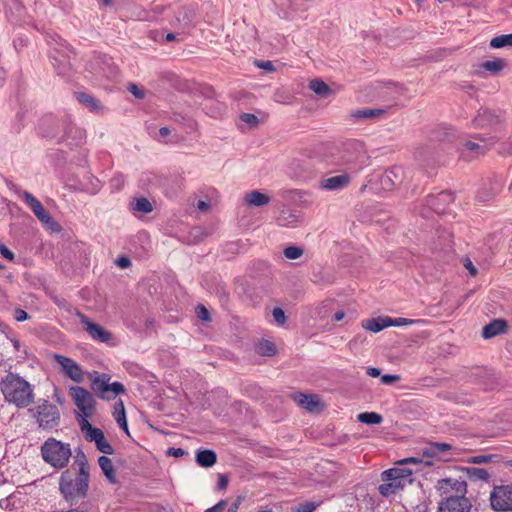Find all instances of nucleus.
<instances>
[{"mask_svg": "<svg viewBox=\"0 0 512 512\" xmlns=\"http://www.w3.org/2000/svg\"><path fill=\"white\" fill-rule=\"evenodd\" d=\"M437 489L443 499L439 502L438 512H470L471 501L465 496L467 484L463 480L445 478L438 481Z\"/></svg>", "mask_w": 512, "mask_h": 512, "instance_id": "f257e3e1", "label": "nucleus"}, {"mask_svg": "<svg viewBox=\"0 0 512 512\" xmlns=\"http://www.w3.org/2000/svg\"><path fill=\"white\" fill-rule=\"evenodd\" d=\"M4 399L17 408H26L34 401L33 386L16 373H8L0 382Z\"/></svg>", "mask_w": 512, "mask_h": 512, "instance_id": "f03ea898", "label": "nucleus"}, {"mask_svg": "<svg viewBox=\"0 0 512 512\" xmlns=\"http://www.w3.org/2000/svg\"><path fill=\"white\" fill-rule=\"evenodd\" d=\"M70 444L53 437L48 438L41 446L43 460L55 469L65 468L71 458Z\"/></svg>", "mask_w": 512, "mask_h": 512, "instance_id": "7ed1b4c3", "label": "nucleus"}, {"mask_svg": "<svg viewBox=\"0 0 512 512\" xmlns=\"http://www.w3.org/2000/svg\"><path fill=\"white\" fill-rule=\"evenodd\" d=\"M89 477L90 475L79 473L74 475L69 470L64 471L59 481V489L63 497L68 501L84 498L89 488Z\"/></svg>", "mask_w": 512, "mask_h": 512, "instance_id": "20e7f679", "label": "nucleus"}, {"mask_svg": "<svg viewBox=\"0 0 512 512\" xmlns=\"http://www.w3.org/2000/svg\"><path fill=\"white\" fill-rule=\"evenodd\" d=\"M413 471L407 467H394L385 470L381 474L383 483L379 485L378 491L384 497L395 495L402 490L406 483H411Z\"/></svg>", "mask_w": 512, "mask_h": 512, "instance_id": "39448f33", "label": "nucleus"}, {"mask_svg": "<svg viewBox=\"0 0 512 512\" xmlns=\"http://www.w3.org/2000/svg\"><path fill=\"white\" fill-rule=\"evenodd\" d=\"M161 12L176 29L188 31L196 25V12L192 6L177 7L173 11L170 7H162Z\"/></svg>", "mask_w": 512, "mask_h": 512, "instance_id": "423d86ee", "label": "nucleus"}, {"mask_svg": "<svg viewBox=\"0 0 512 512\" xmlns=\"http://www.w3.org/2000/svg\"><path fill=\"white\" fill-rule=\"evenodd\" d=\"M29 412L33 414L38 425L43 429L56 427L60 420L58 407L48 400L40 401L35 408L29 409Z\"/></svg>", "mask_w": 512, "mask_h": 512, "instance_id": "0eeeda50", "label": "nucleus"}, {"mask_svg": "<svg viewBox=\"0 0 512 512\" xmlns=\"http://www.w3.org/2000/svg\"><path fill=\"white\" fill-rule=\"evenodd\" d=\"M76 316L78 317L80 323L83 326V329L86 331L88 336L95 342L105 343L107 345L113 346L115 343L113 342V334L106 330L101 325L92 321L88 316L83 314L82 312H77Z\"/></svg>", "mask_w": 512, "mask_h": 512, "instance_id": "6e6552de", "label": "nucleus"}, {"mask_svg": "<svg viewBox=\"0 0 512 512\" xmlns=\"http://www.w3.org/2000/svg\"><path fill=\"white\" fill-rule=\"evenodd\" d=\"M489 501L495 512H512V484L495 485L490 492Z\"/></svg>", "mask_w": 512, "mask_h": 512, "instance_id": "1a4fd4ad", "label": "nucleus"}, {"mask_svg": "<svg viewBox=\"0 0 512 512\" xmlns=\"http://www.w3.org/2000/svg\"><path fill=\"white\" fill-rule=\"evenodd\" d=\"M69 393L74 401V404L80 411V418L85 417L87 419L91 417L95 410V399L93 395L87 389L81 386L71 387Z\"/></svg>", "mask_w": 512, "mask_h": 512, "instance_id": "9d476101", "label": "nucleus"}, {"mask_svg": "<svg viewBox=\"0 0 512 512\" xmlns=\"http://www.w3.org/2000/svg\"><path fill=\"white\" fill-rule=\"evenodd\" d=\"M59 47H53L51 53L52 64L58 75L66 76L71 70L70 54L72 49L65 42L57 43Z\"/></svg>", "mask_w": 512, "mask_h": 512, "instance_id": "9b49d317", "label": "nucleus"}, {"mask_svg": "<svg viewBox=\"0 0 512 512\" xmlns=\"http://www.w3.org/2000/svg\"><path fill=\"white\" fill-rule=\"evenodd\" d=\"M12 189L14 192L21 196L24 202L31 208L34 215L38 218L40 222L46 225H53L54 221L50 214L45 210L41 202L34 197L30 192L28 191H21L19 187L16 185L12 186Z\"/></svg>", "mask_w": 512, "mask_h": 512, "instance_id": "f8f14e48", "label": "nucleus"}, {"mask_svg": "<svg viewBox=\"0 0 512 512\" xmlns=\"http://www.w3.org/2000/svg\"><path fill=\"white\" fill-rule=\"evenodd\" d=\"M12 189L14 192L21 196L24 202L31 208L34 215L38 218L40 222L46 225H53L54 221L50 214L45 210L41 202L34 197L30 192L28 191H21L19 187L16 185L12 186Z\"/></svg>", "mask_w": 512, "mask_h": 512, "instance_id": "ddd939ff", "label": "nucleus"}, {"mask_svg": "<svg viewBox=\"0 0 512 512\" xmlns=\"http://www.w3.org/2000/svg\"><path fill=\"white\" fill-rule=\"evenodd\" d=\"M52 358L67 378L76 383H81L84 380V372L75 360L61 354H53Z\"/></svg>", "mask_w": 512, "mask_h": 512, "instance_id": "4468645a", "label": "nucleus"}, {"mask_svg": "<svg viewBox=\"0 0 512 512\" xmlns=\"http://www.w3.org/2000/svg\"><path fill=\"white\" fill-rule=\"evenodd\" d=\"M351 182V177L347 173L323 178L319 182V188L325 191H340L346 188Z\"/></svg>", "mask_w": 512, "mask_h": 512, "instance_id": "2eb2a0df", "label": "nucleus"}, {"mask_svg": "<svg viewBox=\"0 0 512 512\" xmlns=\"http://www.w3.org/2000/svg\"><path fill=\"white\" fill-rule=\"evenodd\" d=\"M404 171L400 166H393L386 170L380 177V184L384 190H391L401 183Z\"/></svg>", "mask_w": 512, "mask_h": 512, "instance_id": "dca6fc26", "label": "nucleus"}, {"mask_svg": "<svg viewBox=\"0 0 512 512\" xmlns=\"http://www.w3.org/2000/svg\"><path fill=\"white\" fill-rule=\"evenodd\" d=\"M454 201V195L450 191H442L436 196H429L427 199V204L431 209H433L437 214L444 213L446 210V205L450 204Z\"/></svg>", "mask_w": 512, "mask_h": 512, "instance_id": "f3484780", "label": "nucleus"}, {"mask_svg": "<svg viewBox=\"0 0 512 512\" xmlns=\"http://www.w3.org/2000/svg\"><path fill=\"white\" fill-rule=\"evenodd\" d=\"M346 150L347 151L351 150V151L355 152V154H356L355 156L347 157L345 160L346 163L357 162L360 164L361 167L366 165L368 158H367L366 152L364 151L362 143H360L358 141H351L346 144Z\"/></svg>", "mask_w": 512, "mask_h": 512, "instance_id": "a211bd4d", "label": "nucleus"}, {"mask_svg": "<svg viewBox=\"0 0 512 512\" xmlns=\"http://www.w3.org/2000/svg\"><path fill=\"white\" fill-rule=\"evenodd\" d=\"M81 431L84 433L85 439L89 442H96L101 436L104 435L103 431L99 428L93 427L88 418L81 417L78 419Z\"/></svg>", "mask_w": 512, "mask_h": 512, "instance_id": "6ab92c4d", "label": "nucleus"}, {"mask_svg": "<svg viewBox=\"0 0 512 512\" xmlns=\"http://www.w3.org/2000/svg\"><path fill=\"white\" fill-rule=\"evenodd\" d=\"M63 141H69V145H78L85 139V131L76 125L68 124L65 127Z\"/></svg>", "mask_w": 512, "mask_h": 512, "instance_id": "aec40b11", "label": "nucleus"}, {"mask_svg": "<svg viewBox=\"0 0 512 512\" xmlns=\"http://www.w3.org/2000/svg\"><path fill=\"white\" fill-rule=\"evenodd\" d=\"M487 151L486 145H480L473 141H467L463 144L460 157L466 160H471L473 157L483 155Z\"/></svg>", "mask_w": 512, "mask_h": 512, "instance_id": "412c9836", "label": "nucleus"}, {"mask_svg": "<svg viewBox=\"0 0 512 512\" xmlns=\"http://www.w3.org/2000/svg\"><path fill=\"white\" fill-rule=\"evenodd\" d=\"M507 323L502 319H495L489 324L485 325L482 330V336L485 339H490L506 331Z\"/></svg>", "mask_w": 512, "mask_h": 512, "instance_id": "4be33fe9", "label": "nucleus"}, {"mask_svg": "<svg viewBox=\"0 0 512 512\" xmlns=\"http://www.w3.org/2000/svg\"><path fill=\"white\" fill-rule=\"evenodd\" d=\"M109 381L110 376L105 373L95 377L92 381L93 390L102 399H111L110 394H108Z\"/></svg>", "mask_w": 512, "mask_h": 512, "instance_id": "5701e85b", "label": "nucleus"}, {"mask_svg": "<svg viewBox=\"0 0 512 512\" xmlns=\"http://www.w3.org/2000/svg\"><path fill=\"white\" fill-rule=\"evenodd\" d=\"M294 400L298 405L310 412L317 410L320 406L319 397L312 394L298 393L294 396Z\"/></svg>", "mask_w": 512, "mask_h": 512, "instance_id": "b1692460", "label": "nucleus"}, {"mask_svg": "<svg viewBox=\"0 0 512 512\" xmlns=\"http://www.w3.org/2000/svg\"><path fill=\"white\" fill-rule=\"evenodd\" d=\"M389 317H378L362 321V327L370 332L378 333L383 329L390 327Z\"/></svg>", "mask_w": 512, "mask_h": 512, "instance_id": "393cba45", "label": "nucleus"}, {"mask_svg": "<svg viewBox=\"0 0 512 512\" xmlns=\"http://www.w3.org/2000/svg\"><path fill=\"white\" fill-rule=\"evenodd\" d=\"M75 96L78 102L87 107L91 112L99 113L102 111L101 103L93 95L84 92H78L75 94Z\"/></svg>", "mask_w": 512, "mask_h": 512, "instance_id": "a878e982", "label": "nucleus"}, {"mask_svg": "<svg viewBox=\"0 0 512 512\" xmlns=\"http://www.w3.org/2000/svg\"><path fill=\"white\" fill-rule=\"evenodd\" d=\"M453 449V446L449 443L433 442L423 451V455L427 457H441Z\"/></svg>", "mask_w": 512, "mask_h": 512, "instance_id": "bb28decb", "label": "nucleus"}, {"mask_svg": "<svg viewBox=\"0 0 512 512\" xmlns=\"http://www.w3.org/2000/svg\"><path fill=\"white\" fill-rule=\"evenodd\" d=\"M245 201L252 206L261 207L270 202V197L259 190H252L246 194Z\"/></svg>", "mask_w": 512, "mask_h": 512, "instance_id": "cd10ccee", "label": "nucleus"}, {"mask_svg": "<svg viewBox=\"0 0 512 512\" xmlns=\"http://www.w3.org/2000/svg\"><path fill=\"white\" fill-rule=\"evenodd\" d=\"M217 461L216 453L212 450H201L196 455V462L201 467H212Z\"/></svg>", "mask_w": 512, "mask_h": 512, "instance_id": "c85d7f7f", "label": "nucleus"}, {"mask_svg": "<svg viewBox=\"0 0 512 512\" xmlns=\"http://www.w3.org/2000/svg\"><path fill=\"white\" fill-rule=\"evenodd\" d=\"M98 464L101 468L103 474L108 479L109 482L115 483L116 482V476H115V470L113 463L110 458L103 455L98 458Z\"/></svg>", "mask_w": 512, "mask_h": 512, "instance_id": "c756f323", "label": "nucleus"}, {"mask_svg": "<svg viewBox=\"0 0 512 512\" xmlns=\"http://www.w3.org/2000/svg\"><path fill=\"white\" fill-rule=\"evenodd\" d=\"M500 191V185L497 183H488V187L484 185L477 193L479 202H487L491 200Z\"/></svg>", "mask_w": 512, "mask_h": 512, "instance_id": "7c9ffc66", "label": "nucleus"}, {"mask_svg": "<svg viewBox=\"0 0 512 512\" xmlns=\"http://www.w3.org/2000/svg\"><path fill=\"white\" fill-rule=\"evenodd\" d=\"M130 208L134 212L148 214L153 211L152 203L145 197H138L131 201Z\"/></svg>", "mask_w": 512, "mask_h": 512, "instance_id": "2f4dec72", "label": "nucleus"}, {"mask_svg": "<svg viewBox=\"0 0 512 512\" xmlns=\"http://www.w3.org/2000/svg\"><path fill=\"white\" fill-rule=\"evenodd\" d=\"M298 222V215L291 211H282L277 218L278 225L282 227H294L298 224Z\"/></svg>", "mask_w": 512, "mask_h": 512, "instance_id": "473e14b6", "label": "nucleus"}, {"mask_svg": "<svg viewBox=\"0 0 512 512\" xmlns=\"http://www.w3.org/2000/svg\"><path fill=\"white\" fill-rule=\"evenodd\" d=\"M114 418L117 424L128 434V425L125 415V409L122 401L115 404Z\"/></svg>", "mask_w": 512, "mask_h": 512, "instance_id": "72a5a7b5", "label": "nucleus"}, {"mask_svg": "<svg viewBox=\"0 0 512 512\" xmlns=\"http://www.w3.org/2000/svg\"><path fill=\"white\" fill-rule=\"evenodd\" d=\"M310 89L321 97H327L331 93V88L321 79H314L309 83Z\"/></svg>", "mask_w": 512, "mask_h": 512, "instance_id": "f704fd0d", "label": "nucleus"}, {"mask_svg": "<svg viewBox=\"0 0 512 512\" xmlns=\"http://www.w3.org/2000/svg\"><path fill=\"white\" fill-rule=\"evenodd\" d=\"M384 113L382 109L364 108L354 111L351 116L355 119H371Z\"/></svg>", "mask_w": 512, "mask_h": 512, "instance_id": "c9c22d12", "label": "nucleus"}, {"mask_svg": "<svg viewBox=\"0 0 512 512\" xmlns=\"http://www.w3.org/2000/svg\"><path fill=\"white\" fill-rule=\"evenodd\" d=\"M481 67L491 74H498L505 67V60L500 58L487 60L481 64Z\"/></svg>", "mask_w": 512, "mask_h": 512, "instance_id": "e433bc0d", "label": "nucleus"}, {"mask_svg": "<svg viewBox=\"0 0 512 512\" xmlns=\"http://www.w3.org/2000/svg\"><path fill=\"white\" fill-rule=\"evenodd\" d=\"M75 464L78 466L79 474L89 475V464L85 453L79 448L76 450Z\"/></svg>", "mask_w": 512, "mask_h": 512, "instance_id": "4c0bfd02", "label": "nucleus"}, {"mask_svg": "<svg viewBox=\"0 0 512 512\" xmlns=\"http://www.w3.org/2000/svg\"><path fill=\"white\" fill-rule=\"evenodd\" d=\"M475 127H485L493 123V114L487 110L484 109L482 111H479L478 115L473 120Z\"/></svg>", "mask_w": 512, "mask_h": 512, "instance_id": "58836bf2", "label": "nucleus"}, {"mask_svg": "<svg viewBox=\"0 0 512 512\" xmlns=\"http://www.w3.org/2000/svg\"><path fill=\"white\" fill-rule=\"evenodd\" d=\"M358 421L368 425L380 424L383 421V418L380 414L376 412H363L358 414Z\"/></svg>", "mask_w": 512, "mask_h": 512, "instance_id": "ea45409f", "label": "nucleus"}, {"mask_svg": "<svg viewBox=\"0 0 512 512\" xmlns=\"http://www.w3.org/2000/svg\"><path fill=\"white\" fill-rule=\"evenodd\" d=\"M490 46L495 49L512 47V33L496 36L491 39Z\"/></svg>", "mask_w": 512, "mask_h": 512, "instance_id": "a19ab883", "label": "nucleus"}, {"mask_svg": "<svg viewBox=\"0 0 512 512\" xmlns=\"http://www.w3.org/2000/svg\"><path fill=\"white\" fill-rule=\"evenodd\" d=\"M467 474L472 480H481L484 482H488L491 477L490 473L486 469L476 467L467 468Z\"/></svg>", "mask_w": 512, "mask_h": 512, "instance_id": "79ce46f5", "label": "nucleus"}, {"mask_svg": "<svg viewBox=\"0 0 512 512\" xmlns=\"http://www.w3.org/2000/svg\"><path fill=\"white\" fill-rule=\"evenodd\" d=\"M256 352L262 356H273L276 353V347L272 342L262 340L256 345Z\"/></svg>", "mask_w": 512, "mask_h": 512, "instance_id": "37998d69", "label": "nucleus"}, {"mask_svg": "<svg viewBox=\"0 0 512 512\" xmlns=\"http://www.w3.org/2000/svg\"><path fill=\"white\" fill-rule=\"evenodd\" d=\"M96 448L98 451H100L103 454L111 455L114 453V448L112 445L106 440L105 436H101L96 442H95Z\"/></svg>", "mask_w": 512, "mask_h": 512, "instance_id": "c03bdc74", "label": "nucleus"}, {"mask_svg": "<svg viewBox=\"0 0 512 512\" xmlns=\"http://www.w3.org/2000/svg\"><path fill=\"white\" fill-rule=\"evenodd\" d=\"M303 255V249L297 246H289L284 249V256L288 259H298Z\"/></svg>", "mask_w": 512, "mask_h": 512, "instance_id": "a18cd8bd", "label": "nucleus"}, {"mask_svg": "<svg viewBox=\"0 0 512 512\" xmlns=\"http://www.w3.org/2000/svg\"><path fill=\"white\" fill-rule=\"evenodd\" d=\"M318 507V503L307 501L294 507L291 512H314Z\"/></svg>", "mask_w": 512, "mask_h": 512, "instance_id": "49530a36", "label": "nucleus"}, {"mask_svg": "<svg viewBox=\"0 0 512 512\" xmlns=\"http://www.w3.org/2000/svg\"><path fill=\"white\" fill-rule=\"evenodd\" d=\"M125 392V387L120 382H113L109 383L108 387V394H110L111 398H114L115 396L122 394Z\"/></svg>", "mask_w": 512, "mask_h": 512, "instance_id": "de8ad7c7", "label": "nucleus"}, {"mask_svg": "<svg viewBox=\"0 0 512 512\" xmlns=\"http://www.w3.org/2000/svg\"><path fill=\"white\" fill-rule=\"evenodd\" d=\"M389 321L391 322L390 326H395V327H401V326H406V325H411L414 323L421 322V320H412V319H407V318H402V317H399V318H390L389 317Z\"/></svg>", "mask_w": 512, "mask_h": 512, "instance_id": "09e8293b", "label": "nucleus"}, {"mask_svg": "<svg viewBox=\"0 0 512 512\" xmlns=\"http://www.w3.org/2000/svg\"><path fill=\"white\" fill-rule=\"evenodd\" d=\"M240 119L250 127H256L259 123L258 117L252 113H242Z\"/></svg>", "mask_w": 512, "mask_h": 512, "instance_id": "8fccbe9b", "label": "nucleus"}, {"mask_svg": "<svg viewBox=\"0 0 512 512\" xmlns=\"http://www.w3.org/2000/svg\"><path fill=\"white\" fill-rule=\"evenodd\" d=\"M125 183V178L122 174H116L112 177L110 184L113 190L119 191Z\"/></svg>", "mask_w": 512, "mask_h": 512, "instance_id": "3c124183", "label": "nucleus"}, {"mask_svg": "<svg viewBox=\"0 0 512 512\" xmlns=\"http://www.w3.org/2000/svg\"><path fill=\"white\" fill-rule=\"evenodd\" d=\"M196 315L197 317L204 321V322H208L210 321V313L209 311L207 310V308L202 305V304H199L197 307H196Z\"/></svg>", "mask_w": 512, "mask_h": 512, "instance_id": "603ef678", "label": "nucleus"}, {"mask_svg": "<svg viewBox=\"0 0 512 512\" xmlns=\"http://www.w3.org/2000/svg\"><path fill=\"white\" fill-rule=\"evenodd\" d=\"M128 91L134 95L137 99H143L145 97L144 90L141 89L138 85L134 83H130L127 87Z\"/></svg>", "mask_w": 512, "mask_h": 512, "instance_id": "864d4df0", "label": "nucleus"}, {"mask_svg": "<svg viewBox=\"0 0 512 512\" xmlns=\"http://www.w3.org/2000/svg\"><path fill=\"white\" fill-rule=\"evenodd\" d=\"M492 459L491 455H476L468 459V463L472 464H484L490 462Z\"/></svg>", "mask_w": 512, "mask_h": 512, "instance_id": "5fc2aeb1", "label": "nucleus"}, {"mask_svg": "<svg viewBox=\"0 0 512 512\" xmlns=\"http://www.w3.org/2000/svg\"><path fill=\"white\" fill-rule=\"evenodd\" d=\"M255 66L260 68V69H263L267 72H273L275 71V67L273 65V63L269 60L267 61H263V60H256L254 62Z\"/></svg>", "mask_w": 512, "mask_h": 512, "instance_id": "6e6d98bb", "label": "nucleus"}, {"mask_svg": "<svg viewBox=\"0 0 512 512\" xmlns=\"http://www.w3.org/2000/svg\"><path fill=\"white\" fill-rule=\"evenodd\" d=\"M272 315H273L274 320L278 324L282 325L285 323L286 316H285L284 311L281 308H279V307L274 308L272 311Z\"/></svg>", "mask_w": 512, "mask_h": 512, "instance_id": "4d7b16f0", "label": "nucleus"}, {"mask_svg": "<svg viewBox=\"0 0 512 512\" xmlns=\"http://www.w3.org/2000/svg\"><path fill=\"white\" fill-rule=\"evenodd\" d=\"M400 380V376L396 374H385L381 377V383L391 385Z\"/></svg>", "mask_w": 512, "mask_h": 512, "instance_id": "13d9d810", "label": "nucleus"}, {"mask_svg": "<svg viewBox=\"0 0 512 512\" xmlns=\"http://www.w3.org/2000/svg\"><path fill=\"white\" fill-rule=\"evenodd\" d=\"M14 496L13 495H10L9 497L7 498H3V499H0V507L3 508V509H8V510H11L12 507L14 506Z\"/></svg>", "mask_w": 512, "mask_h": 512, "instance_id": "bf43d9fd", "label": "nucleus"}, {"mask_svg": "<svg viewBox=\"0 0 512 512\" xmlns=\"http://www.w3.org/2000/svg\"><path fill=\"white\" fill-rule=\"evenodd\" d=\"M226 505H227L226 500H220L217 504L206 509L204 512H223Z\"/></svg>", "mask_w": 512, "mask_h": 512, "instance_id": "052dcab7", "label": "nucleus"}, {"mask_svg": "<svg viewBox=\"0 0 512 512\" xmlns=\"http://www.w3.org/2000/svg\"><path fill=\"white\" fill-rule=\"evenodd\" d=\"M420 463H422V459L417 458V457H408V458L401 459L397 462V464L401 467H403L407 464H420Z\"/></svg>", "mask_w": 512, "mask_h": 512, "instance_id": "680f3d73", "label": "nucleus"}, {"mask_svg": "<svg viewBox=\"0 0 512 512\" xmlns=\"http://www.w3.org/2000/svg\"><path fill=\"white\" fill-rule=\"evenodd\" d=\"M0 254L9 261H13L15 258L14 253L9 250L4 244H0Z\"/></svg>", "mask_w": 512, "mask_h": 512, "instance_id": "e2e57ef3", "label": "nucleus"}, {"mask_svg": "<svg viewBox=\"0 0 512 512\" xmlns=\"http://www.w3.org/2000/svg\"><path fill=\"white\" fill-rule=\"evenodd\" d=\"M464 267L468 270L469 274L471 276H476L477 275V269L476 267L474 266V264L472 263L471 259L466 257L464 259Z\"/></svg>", "mask_w": 512, "mask_h": 512, "instance_id": "0e129e2a", "label": "nucleus"}, {"mask_svg": "<svg viewBox=\"0 0 512 512\" xmlns=\"http://www.w3.org/2000/svg\"><path fill=\"white\" fill-rule=\"evenodd\" d=\"M184 454H186V452L182 448L170 447L167 450V455L173 456V457H182Z\"/></svg>", "mask_w": 512, "mask_h": 512, "instance_id": "69168bd1", "label": "nucleus"}, {"mask_svg": "<svg viewBox=\"0 0 512 512\" xmlns=\"http://www.w3.org/2000/svg\"><path fill=\"white\" fill-rule=\"evenodd\" d=\"M116 264L122 268V269H126L128 267L131 266V261L128 257L126 256H121L119 257L117 260H116Z\"/></svg>", "mask_w": 512, "mask_h": 512, "instance_id": "338daca9", "label": "nucleus"}, {"mask_svg": "<svg viewBox=\"0 0 512 512\" xmlns=\"http://www.w3.org/2000/svg\"><path fill=\"white\" fill-rule=\"evenodd\" d=\"M14 317L17 321L22 322L28 319V314L25 310L18 308L14 312Z\"/></svg>", "mask_w": 512, "mask_h": 512, "instance_id": "774afa93", "label": "nucleus"}]
</instances>
